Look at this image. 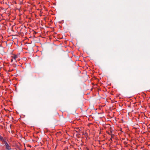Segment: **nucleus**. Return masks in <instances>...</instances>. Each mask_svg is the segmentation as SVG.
Here are the masks:
<instances>
[{"instance_id": "nucleus-3", "label": "nucleus", "mask_w": 150, "mask_h": 150, "mask_svg": "<svg viewBox=\"0 0 150 150\" xmlns=\"http://www.w3.org/2000/svg\"><path fill=\"white\" fill-rule=\"evenodd\" d=\"M2 137L0 136V140H2Z\"/></svg>"}, {"instance_id": "nucleus-4", "label": "nucleus", "mask_w": 150, "mask_h": 150, "mask_svg": "<svg viewBox=\"0 0 150 150\" xmlns=\"http://www.w3.org/2000/svg\"><path fill=\"white\" fill-rule=\"evenodd\" d=\"M114 136V134H111V137H112V136Z\"/></svg>"}, {"instance_id": "nucleus-2", "label": "nucleus", "mask_w": 150, "mask_h": 150, "mask_svg": "<svg viewBox=\"0 0 150 150\" xmlns=\"http://www.w3.org/2000/svg\"><path fill=\"white\" fill-rule=\"evenodd\" d=\"M5 145L6 146V149H7L10 150L11 149L10 146L8 145V144L7 142H6L5 143Z\"/></svg>"}, {"instance_id": "nucleus-1", "label": "nucleus", "mask_w": 150, "mask_h": 150, "mask_svg": "<svg viewBox=\"0 0 150 150\" xmlns=\"http://www.w3.org/2000/svg\"><path fill=\"white\" fill-rule=\"evenodd\" d=\"M11 57L12 59H11V62H12L13 61V59L15 60H16V59L18 58V56L16 54H13L11 56Z\"/></svg>"}]
</instances>
